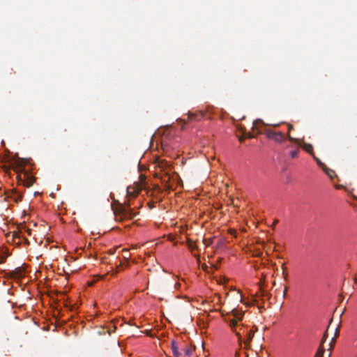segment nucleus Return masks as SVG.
Here are the masks:
<instances>
[{
  "label": "nucleus",
  "mask_w": 357,
  "mask_h": 357,
  "mask_svg": "<svg viewBox=\"0 0 357 357\" xmlns=\"http://www.w3.org/2000/svg\"><path fill=\"white\" fill-rule=\"evenodd\" d=\"M282 273H283V275H284V279H286V278H287V273H285V271H286V268H287L285 267L284 264H282Z\"/></svg>",
  "instance_id": "nucleus-20"
},
{
  "label": "nucleus",
  "mask_w": 357,
  "mask_h": 357,
  "mask_svg": "<svg viewBox=\"0 0 357 357\" xmlns=\"http://www.w3.org/2000/svg\"><path fill=\"white\" fill-rule=\"evenodd\" d=\"M324 353V349L319 348L315 355V357H323Z\"/></svg>",
  "instance_id": "nucleus-16"
},
{
  "label": "nucleus",
  "mask_w": 357,
  "mask_h": 357,
  "mask_svg": "<svg viewBox=\"0 0 357 357\" xmlns=\"http://www.w3.org/2000/svg\"><path fill=\"white\" fill-rule=\"evenodd\" d=\"M248 137L251 138V137H252V135H248Z\"/></svg>",
  "instance_id": "nucleus-31"
},
{
  "label": "nucleus",
  "mask_w": 357,
  "mask_h": 357,
  "mask_svg": "<svg viewBox=\"0 0 357 357\" xmlns=\"http://www.w3.org/2000/svg\"><path fill=\"white\" fill-rule=\"evenodd\" d=\"M231 314L233 318L225 317V321L227 322L238 339L240 344L244 342L245 347H248L255 334V331L248 328L243 324H238V321H241L244 312L233 308L227 315Z\"/></svg>",
  "instance_id": "nucleus-1"
},
{
  "label": "nucleus",
  "mask_w": 357,
  "mask_h": 357,
  "mask_svg": "<svg viewBox=\"0 0 357 357\" xmlns=\"http://www.w3.org/2000/svg\"><path fill=\"white\" fill-rule=\"evenodd\" d=\"M301 146L303 147V149L307 153H309L310 154H311L312 156L314 155V152H313V146L312 144H307V143H305L304 142H303V144Z\"/></svg>",
  "instance_id": "nucleus-9"
},
{
  "label": "nucleus",
  "mask_w": 357,
  "mask_h": 357,
  "mask_svg": "<svg viewBox=\"0 0 357 357\" xmlns=\"http://www.w3.org/2000/svg\"><path fill=\"white\" fill-rule=\"evenodd\" d=\"M195 349L194 348H192V347H186L184 350V352H185V354L188 356H190L193 351H194Z\"/></svg>",
  "instance_id": "nucleus-15"
},
{
  "label": "nucleus",
  "mask_w": 357,
  "mask_h": 357,
  "mask_svg": "<svg viewBox=\"0 0 357 357\" xmlns=\"http://www.w3.org/2000/svg\"><path fill=\"white\" fill-rule=\"evenodd\" d=\"M323 170L325 172V173H326V174H327V175H328L331 178H333L335 176V172H334L333 170H332V169H331L328 168L327 167H326V169H323Z\"/></svg>",
  "instance_id": "nucleus-14"
},
{
  "label": "nucleus",
  "mask_w": 357,
  "mask_h": 357,
  "mask_svg": "<svg viewBox=\"0 0 357 357\" xmlns=\"http://www.w3.org/2000/svg\"><path fill=\"white\" fill-rule=\"evenodd\" d=\"M271 126L273 127H278L280 124H272Z\"/></svg>",
  "instance_id": "nucleus-27"
},
{
  "label": "nucleus",
  "mask_w": 357,
  "mask_h": 357,
  "mask_svg": "<svg viewBox=\"0 0 357 357\" xmlns=\"http://www.w3.org/2000/svg\"><path fill=\"white\" fill-rule=\"evenodd\" d=\"M204 114L201 112L199 114H189L188 116V121H192V120H199L204 116Z\"/></svg>",
  "instance_id": "nucleus-10"
},
{
  "label": "nucleus",
  "mask_w": 357,
  "mask_h": 357,
  "mask_svg": "<svg viewBox=\"0 0 357 357\" xmlns=\"http://www.w3.org/2000/svg\"><path fill=\"white\" fill-rule=\"evenodd\" d=\"M122 251H123V252L124 253L123 257H124L126 259H128L130 258V255L128 254V250H127V249H123Z\"/></svg>",
  "instance_id": "nucleus-19"
},
{
  "label": "nucleus",
  "mask_w": 357,
  "mask_h": 357,
  "mask_svg": "<svg viewBox=\"0 0 357 357\" xmlns=\"http://www.w3.org/2000/svg\"><path fill=\"white\" fill-rule=\"evenodd\" d=\"M11 275L17 278H22L24 275V269L21 267L16 268L11 272Z\"/></svg>",
  "instance_id": "nucleus-7"
},
{
  "label": "nucleus",
  "mask_w": 357,
  "mask_h": 357,
  "mask_svg": "<svg viewBox=\"0 0 357 357\" xmlns=\"http://www.w3.org/2000/svg\"><path fill=\"white\" fill-rule=\"evenodd\" d=\"M171 348H172L173 354L175 357H181V354L178 351V347L175 340H172Z\"/></svg>",
  "instance_id": "nucleus-8"
},
{
  "label": "nucleus",
  "mask_w": 357,
  "mask_h": 357,
  "mask_svg": "<svg viewBox=\"0 0 357 357\" xmlns=\"http://www.w3.org/2000/svg\"><path fill=\"white\" fill-rule=\"evenodd\" d=\"M187 245H188V248L190 250L191 252H193L194 250H197V246L190 239L188 240Z\"/></svg>",
  "instance_id": "nucleus-12"
},
{
  "label": "nucleus",
  "mask_w": 357,
  "mask_h": 357,
  "mask_svg": "<svg viewBox=\"0 0 357 357\" xmlns=\"http://www.w3.org/2000/svg\"><path fill=\"white\" fill-rule=\"evenodd\" d=\"M278 220H275L273 223V227H274L277 223H278Z\"/></svg>",
  "instance_id": "nucleus-26"
},
{
  "label": "nucleus",
  "mask_w": 357,
  "mask_h": 357,
  "mask_svg": "<svg viewBox=\"0 0 357 357\" xmlns=\"http://www.w3.org/2000/svg\"><path fill=\"white\" fill-rule=\"evenodd\" d=\"M313 158L317 162V163L319 165V167H320L322 169H326V165L324 163H323L320 160V159H319L317 156L313 155Z\"/></svg>",
  "instance_id": "nucleus-13"
},
{
  "label": "nucleus",
  "mask_w": 357,
  "mask_h": 357,
  "mask_svg": "<svg viewBox=\"0 0 357 357\" xmlns=\"http://www.w3.org/2000/svg\"><path fill=\"white\" fill-rule=\"evenodd\" d=\"M258 121H261V120H256V121H255V123H254V125H255V123H256L257 122H258Z\"/></svg>",
  "instance_id": "nucleus-29"
},
{
  "label": "nucleus",
  "mask_w": 357,
  "mask_h": 357,
  "mask_svg": "<svg viewBox=\"0 0 357 357\" xmlns=\"http://www.w3.org/2000/svg\"><path fill=\"white\" fill-rule=\"evenodd\" d=\"M264 133L268 138L271 139L276 142H282L286 138V136L282 132H276L271 129H265Z\"/></svg>",
  "instance_id": "nucleus-4"
},
{
  "label": "nucleus",
  "mask_w": 357,
  "mask_h": 357,
  "mask_svg": "<svg viewBox=\"0 0 357 357\" xmlns=\"http://www.w3.org/2000/svg\"><path fill=\"white\" fill-rule=\"evenodd\" d=\"M287 287H284V291H283V297H285L286 295H287Z\"/></svg>",
  "instance_id": "nucleus-24"
},
{
  "label": "nucleus",
  "mask_w": 357,
  "mask_h": 357,
  "mask_svg": "<svg viewBox=\"0 0 357 357\" xmlns=\"http://www.w3.org/2000/svg\"><path fill=\"white\" fill-rule=\"evenodd\" d=\"M99 333H100V334H102V333H100V332ZM102 333H105V331H104L102 332Z\"/></svg>",
  "instance_id": "nucleus-32"
},
{
  "label": "nucleus",
  "mask_w": 357,
  "mask_h": 357,
  "mask_svg": "<svg viewBox=\"0 0 357 357\" xmlns=\"http://www.w3.org/2000/svg\"><path fill=\"white\" fill-rule=\"evenodd\" d=\"M339 333H340V329L339 328H335V336L333 338L332 341H335V339L339 335Z\"/></svg>",
  "instance_id": "nucleus-21"
},
{
  "label": "nucleus",
  "mask_w": 357,
  "mask_h": 357,
  "mask_svg": "<svg viewBox=\"0 0 357 357\" xmlns=\"http://www.w3.org/2000/svg\"><path fill=\"white\" fill-rule=\"evenodd\" d=\"M4 169V172L6 173V174H9V172H10V169L7 167H3Z\"/></svg>",
  "instance_id": "nucleus-23"
},
{
  "label": "nucleus",
  "mask_w": 357,
  "mask_h": 357,
  "mask_svg": "<svg viewBox=\"0 0 357 357\" xmlns=\"http://www.w3.org/2000/svg\"><path fill=\"white\" fill-rule=\"evenodd\" d=\"M243 139H244V137H243V136H242V137H239V141H240V142H243Z\"/></svg>",
  "instance_id": "nucleus-25"
},
{
  "label": "nucleus",
  "mask_w": 357,
  "mask_h": 357,
  "mask_svg": "<svg viewBox=\"0 0 357 357\" xmlns=\"http://www.w3.org/2000/svg\"><path fill=\"white\" fill-rule=\"evenodd\" d=\"M6 198L8 199H12L15 202L17 203L22 201V195L17 191L15 189L10 190L6 193Z\"/></svg>",
  "instance_id": "nucleus-5"
},
{
  "label": "nucleus",
  "mask_w": 357,
  "mask_h": 357,
  "mask_svg": "<svg viewBox=\"0 0 357 357\" xmlns=\"http://www.w3.org/2000/svg\"><path fill=\"white\" fill-rule=\"evenodd\" d=\"M26 162L23 158L17 159L13 165V169L17 174L16 178L18 183L24 186L30 187L35 182V178L24 171Z\"/></svg>",
  "instance_id": "nucleus-2"
},
{
  "label": "nucleus",
  "mask_w": 357,
  "mask_h": 357,
  "mask_svg": "<svg viewBox=\"0 0 357 357\" xmlns=\"http://www.w3.org/2000/svg\"><path fill=\"white\" fill-rule=\"evenodd\" d=\"M203 243L205 244L206 246H208L213 243L212 238H204L203 240Z\"/></svg>",
  "instance_id": "nucleus-17"
},
{
  "label": "nucleus",
  "mask_w": 357,
  "mask_h": 357,
  "mask_svg": "<svg viewBox=\"0 0 357 357\" xmlns=\"http://www.w3.org/2000/svg\"><path fill=\"white\" fill-rule=\"evenodd\" d=\"M5 261V259H0V264H2Z\"/></svg>",
  "instance_id": "nucleus-28"
},
{
  "label": "nucleus",
  "mask_w": 357,
  "mask_h": 357,
  "mask_svg": "<svg viewBox=\"0 0 357 357\" xmlns=\"http://www.w3.org/2000/svg\"><path fill=\"white\" fill-rule=\"evenodd\" d=\"M261 292H262V296H264L265 295V292L263 291L262 290H261Z\"/></svg>",
  "instance_id": "nucleus-30"
},
{
  "label": "nucleus",
  "mask_w": 357,
  "mask_h": 357,
  "mask_svg": "<svg viewBox=\"0 0 357 357\" xmlns=\"http://www.w3.org/2000/svg\"><path fill=\"white\" fill-rule=\"evenodd\" d=\"M158 167L161 169V171L165 172V174H169L168 169L170 168V164L163 160H158L157 161Z\"/></svg>",
  "instance_id": "nucleus-6"
},
{
  "label": "nucleus",
  "mask_w": 357,
  "mask_h": 357,
  "mask_svg": "<svg viewBox=\"0 0 357 357\" xmlns=\"http://www.w3.org/2000/svg\"><path fill=\"white\" fill-rule=\"evenodd\" d=\"M298 151H299L298 149L291 151L290 153L291 157L292 158H296L298 156Z\"/></svg>",
  "instance_id": "nucleus-18"
},
{
  "label": "nucleus",
  "mask_w": 357,
  "mask_h": 357,
  "mask_svg": "<svg viewBox=\"0 0 357 357\" xmlns=\"http://www.w3.org/2000/svg\"><path fill=\"white\" fill-rule=\"evenodd\" d=\"M127 192H128V195H133V196H134V195L132 194V192L130 191V187H128V188H127Z\"/></svg>",
  "instance_id": "nucleus-22"
},
{
  "label": "nucleus",
  "mask_w": 357,
  "mask_h": 357,
  "mask_svg": "<svg viewBox=\"0 0 357 357\" xmlns=\"http://www.w3.org/2000/svg\"><path fill=\"white\" fill-rule=\"evenodd\" d=\"M115 220L116 221H123L126 219H132L136 215V213L130 208L128 202L123 204H118L114 209Z\"/></svg>",
  "instance_id": "nucleus-3"
},
{
  "label": "nucleus",
  "mask_w": 357,
  "mask_h": 357,
  "mask_svg": "<svg viewBox=\"0 0 357 357\" xmlns=\"http://www.w3.org/2000/svg\"><path fill=\"white\" fill-rule=\"evenodd\" d=\"M288 133H287V138L291 141V142H294L296 143H298V144H300V139H296V138H294L292 137L290 135H289V132L294 129V127L291 124H288Z\"/></svg>",
  "instance_id": "nucleus-11"
}]
</instances>
